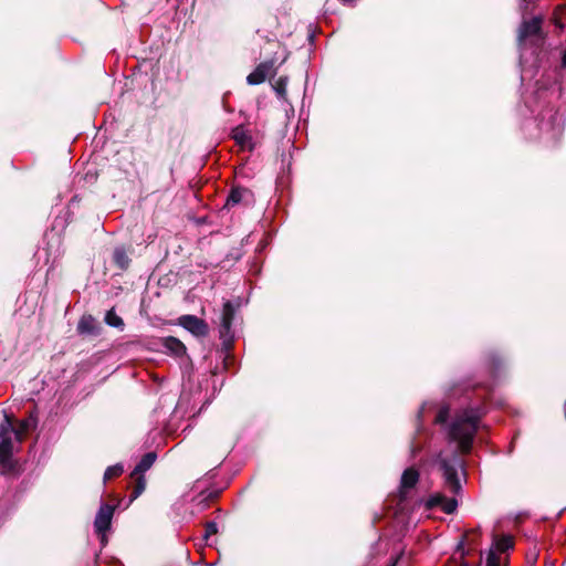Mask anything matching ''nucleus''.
<instances>
[{
    "instance_id": "1",
    "label": "nucleus",
    "mask_w": 566,
    "mask_h": 566,
    "mask_svg": "<svg viewBox=\"0 0 566 566\" xmlns=\"http://www.w3.org/2000/svg\"><path fill=\"white\" fill-rule=\"evenodd\" d=\"M482 416L481 408H465L455 415L448 428V436L458 443L460 451L467 453L471 450Z\"/></svg>"
},
{
    "instance_id": "2",
    "label": "nucleus",
    "mask_w": 566,
    "mask_h": 566,
    "mask_svg": "<svg viewBox=\"0 0 566 566\" xmlns=\"http://www.w3.org/2000/svg\"><path fill=\"white\" fill-rule=\"evenodd\" d=\"M442 476L444 479V488L452 494H458L461 490V479L459 475L462 470V461L457 453H452L450 458H443L439 454L437 459Z\"/></svg>"
},
{
    "instance_id": "3",
    "label": "nucleus",
    "mask_w": 566,
    "mask_h": 566,
    "mask_svg": "<svg viewBox=\"0 0 566 566\" xmlns=\"http://www.w3.org/2000/svg\"><path fill=\"white\" fill-rule=\"evenodd\" d=\"M114 512V505L101 504L96 513L94 520V531L99 538L102 547H105L108 543L107 532L111 530Z\"/></svg>"
},
{
    "instance_id": "4",
    "label": "nucleus",
    "mask_w": 566,
    "mask_h": 566,
    "mask_svg": "<svg viewBox=\"0 0 566 566\" xmlns=\"http://www.w3.org/2000/svg\"><path fill=\"white\" fill-rule=\"evenodd\" d=\"M36 424L35 419L33 417H29L19 422L18 427H13L12 421L6 417L4 422L1 424V432L3 434H9L12 432L18 442H21L27 434V432L34 428Z\"/></svg>"
},
{
    "instance_id": "5",
    "label": "nucleus",
    "mask_w": 566,
    "mask_h": 566,
    "mask_svg": "<svg viewBox=\"0 0 566 566\" xmlns=\"http://www.w3.org/2000/svg\"><path fill=\"white\" fill-rule=\"evenodd\" d=\"M179 325L197 337H205L209 333L207 323L195 315H182Z\"/></svg>"
},
{
    "instance_id": "6",
    "label": "nucleus",
    "mask_w": 566,
    "mask_h": 566,
    "mask_svg": "<svg viewBox=\"0 0 566 566\" xmlns=\"http://www.w3.org/2000/svg\"><path fill=\"white\" fill-rule=\"evenodd\" d=\"M251 206L254 203L253 192L244 187H233L227 198L226 208H232L238 205Z\"/></svg>"
},
{
    "instance_id": "7",
    "label": "nucleus",
    "mask_w": 566,
    "mask_h": 566,
    "mask_svg": "<svg viewBox=\"0 0 566 566\" xmlns=\"http://www.w3.org/2000/svg\"><path fill=\"white\" fill-rule=\"evenodd\" d=\"M495 549L491 548L488 552L486 556V566H500L502 563V556L499 553H504L505 551L513 547V538L511 536H503L497 538L494 543Z\"/></svg>"
},
{
    "instance_id": "8",
    "label": "nucleus",
    "mask_w": 566,
    "mask_h": 566,
    "mask_svg": "<svg viewBox=\"0 0 566 566\" xmlns=\"http://www.w3.org/2000/svg\"><path fill=\"white\" fill-rule=\"evenodd\" d=\"M543 18L534 17L531 20H525L521 23L517 34L518 44L522 45L523 42L534 35H539L542 30Z\"/></svg>"
},
{
    "instance_id": "9",
    "label": "nucleus",
    "mask_w": 566,
    "mask_h": 566,
    "mask_svg": "<svg viewBox=\"0 0 566 566\" xmlns=\"http://www.w3.org/2000/svg\"><path fill=\"white\" fill-rule=\"evenodd\" d=\"M13 446L11 438L8 434L1 432L0 441V471L6 473L12 469L11 457Z\"/></svg>"
},
{
    "instance_id": "10",
    "label": "nucleus",
    "mask_w": 566,
    "mask_h": 566,
    "mask_svg": "<svg viewBox=\"0 0 566 566\" xmlns=\"http://www.w3.org/2000/svg\"><path fill=\"white\" fill-rule=\"evenodd\" d=\"M274 65L272 61L260 63L253 72L247 76V82L250 85H258L265 81V78L273 73Z\"/></svg>"
},
{
    "instance_id": "11",
    "label": "nucleus",
    "mask_w": 566,
    "mask_h": 566,
    "mask_svg": "<svg viewBox=\"0 0 566 566\" xmlns=\"http://www.w3.org/2000/svg\"><path fill=\"white\" fill-rule=\"evenodd\" d=\"M233 317H234V307L230 301H227L223 304L222 314H221V325H220L221 337H226V336L230 335Z\"/></svg>"
},
{
    "instance_id": "12",
    "label": "nucleus",
    "mask_w": 566,
    "mask_h": 566,
    "mask_svg": "<svg viewBox=\"0 0 566 566\" xmlns=\"http://www.w3.org/2000/svg\"><path fill=\"white\" fill-rule=\"evenodd\" d=\"M428 504L429 506H441L442 511L447 514L453 513L458 506L455 499H448L440 493L431 495Z\"/></svg>"
},
{
    "instance_id": "13",
    "label": "nucleus",
    "mask_w": 566,
    "mask_h": 566,
    "mask_svg": "<svg viewBox=\"0 0 566 566\" xmlns=\"http://www.w3.org/2000/svg\"><path fill=\"white\" fill-rule=\"evenodd\" d=\"M164 348L176 357H181L186 354V346L182 342L175 337H166L163 342Z\"/></svg>"
},
{
    "instance_id": "14",
    "label": "nucleus",
    "mask_w": 566,
    "mask_h": 566,
    "mask_svg": "<svg viewBox=\"0 0 566 566\" xmlns=\"http://www.w3.org/2000/svg\"><path fill=\"white\" fill-rule=\"evenodd\" d=\"M419 480V473L413 468L406 469L401 475L400 488L402 491L412 489Z\"/></svg>"
},
{
    "instance_id": "15",
    "label": "nucleus",
    "mask_w": 566,
    "mask_h": 566,
    "mask_svg": "<svg viewBox=\"0 0 566 566\" xmlns=\"http://www.w3.org/2000/svg\"><path fill=\"white\" fill-rule=\"evenodd\" d=\"M231 136L241 148H250L251 136L244 127L237 126L232 129Z\"/></svg>"
},
{
    "instance_id": "16",
    "label": "nucleus",
    "mask_w": 566,
    "mask_h": 566,
    "mask_svg": "<svg viewBox=\"0 0 566 566\" xmlns=\"http://www.w3.org/2000/svg\"><path fill=\"white\" fill-rule=\"evenodd\" d=\"M155 460H156V454L154 452H148V453L144 454L143 458L140 459V461L135 467L132 475L142 474V473L146 472L147 470H149L151 468Z\"/></svg>"
},
{
    "instance_id": "17",
    "label": "nucleus",
    "mask_w": 566,
    "mask_h": 566,
    "mask_svg": "<svg viewBox=\"0 0 566 566\" xmlns=\"http://www.w3.org/2000/svg\"><path fill=\"white\" fill-rule=\"evenodd\" d=\"M114 262L122 269H127L129 264V258L124 248H116L113 254Z\"/></svg>"
},
{
    "instance_id": "18",
    "label": "nucleus",
    "mask_w": 566,
    "mask_h": 566,
    "mask_svg": "<svg viewBox=\"0 0 566 566\" xmlns=\"http://www.w3.org/2000/svg\"><path fill=\"white\" fill-rule=\"evenodd\" d=\"M94 319L91 316L82 317L77 325V331L81 334H92Z\"/></svg>"
},
{
    "instance_id": "19",
    "label": "nucleus",
    "mask_w": 566,
    "mask_h": 566,
    "mask_svg": "<svg viewBox=\"0 0 566 566\" xmlns=\"http://www.w3.org/2000/svg\"><path fill=\"white\" fill-rule=\"evenodd\" d=\"M123 472H124V467L120 463L111 465L106 469V471L104 473V481L119 476Z\"/></svg>"
},
{
    "instance_id": "20",
    "label": "nucleus",
    "mask_w": 566,
    "mask_h": 566,
    "mask_svg": "<svg viewBox=\"0 0 566 566\" xmlns=\"http://www.w3.org/2000/svg\"><path fill=\"white\" fill-rule=\"evenodd\" d=\"M105 321L109 326L113 327L122 328L124 326L123 319L119 316H117L113 311H108L106 313Z\"/></svg>"
},
{
    "instance_id": "21",
    "label": "nucleus",
    "mask_w": 566,
    "mask_h": 566,
    "mask_svg": "<svg viewBox=\"0 0 566 566\" xmlns=\"http://www.w3.org/2000/svg\"><path fill=\"white\" fill-rule=\"evenodd\" d=\"M146 481L144 476H138L136 485L130 494V501L136 500L145 490Z\"/></svg>"
},
{
    "instance_id": "22",
    "label": "nucleus",
    "mask_w": 566,
    "mask_h": 566,
    "mask_svg": "<svg viewBox=\"0 0 566 566\" xmlns=\"http://www.w3.org/2000/svg\"><path fill=\"white\" fill-rule=\"evenodd\" d=\"M449 417V409L448 408H441L436 417V422L438 423H444Z\"/></svg>"
},
{
    "instance_id": "23",
    "label": "nucleus",
    "mask_w": 566,
    "mask_h": 566,
    "mask_svg": "<svg viewBox=\"0 0 566 566\" xmlns=\"http://www.w3.org/2000/svg\"><path fill=\"white\" fill-rule=\"evenodd\" d=\"M218 532V525L216 522H208L206 525V534L205 537L208 538L209 536L216 534Z\"/></svg>"
},
{
    "instance_id": "24",
    "label": "nucleus",
    "mask_w": 566,
    "mask_h": 566,
    "mask_svg": "<svg viewBox=\"0 0 566 566\" xmlns=\"http://www.w3.org/2000/svg\"><path fill=\"white\" fill-rule=\"evenodd\" d=\"M555 120H556V116L554 117V123L551 125V129H552V136L553 137H557L562 134L563 132V124L558 123V124H555Z\"/></svg>"
},
{
    "instance_id": "25",
    "label": "nucleus",
    "mask_w": 566,
    "mask_h": 566,
    "mask_svg": "<svg viewBox=\"0 0 566 566\" xmlns=\"http://www.w3.org/2000/svg\"><path fill=\"white\" fill-rule=\"evenodd\" d=\"M547 127H548V123L542 124V129L547 128Z\"/></svg>"
},
{
    "instance_id": "26",
    "label": "nucleus",
    "mask_w": 566,
    "mask_h": 566,
    "mask_svg": "<svg viewBox=\"0 0 566 566\" xmlns=\"http://www.w3.org/2000/svg\"><path fill=\"white\" fill-rule=\"evenodd\" d=\"M555 24L559 28H563V24H560L558 21H556Z\"/></svg>"
},
{
    "instance_id": "27",
    "label": "nucleus",
    "mask_w": 566,
    "mask_h": 566,
    "mask_svg": "<svg viewBox=\"0 0 566 566\" xmlns=\"http://www.w3.org/2000/svg\"><path fill=\"white\" fill-rule=\"evenodd\" d=\"M397 562L395 560L391 566H396Z\"/></svg>"
}]
</instances>
